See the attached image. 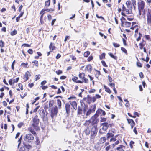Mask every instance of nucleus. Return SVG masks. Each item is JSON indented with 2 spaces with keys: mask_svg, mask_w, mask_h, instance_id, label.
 <instances>
[{
  "mask_svg": "<svg viewBox=\"0 0 151 151\" xmlns=\"http://www.w3.org/2000/svg\"><path fill=\"white\" fill-rule=\"evenodd\" d=\"M132 3H131V1H127L126 2V5L129 9V12H128V13L130 14H132V6H133L134 10L135 9V6L136 5V1L135 0H132Z\"/></svg>",
  "mask_w": 151,
  "mask_h": 151,
  "instance_id": "obj_1",
  "label": "nucleus"
},
{
  "mask_svg": "<svg viewBox=\"0 0 151 151\" xmlns=\"http://www.w3.org/2000/svg\"><path fill=\"white\" fill-rule=\"evenodd\" d=\"M138 9L139 15L142 14V15H144L145 14V3L143 1H141L139 2L138 4Z\"/></svg>",
  "mask_w": 151,
  "mask_h": 151,
  "instance_id": "obj_2",
  "label": "nucleus"
},
{
  "mask_svg": "<svg viewBox=\"0 0 151 151\" xmlns=\"http://www.w3.org/2000/svg\"><path fill=\"white\" fill-rule=\"evenodd\" d=\"M32 121L33 123L32 124V126L35 130H39V127L38 126L39 119L38 118L37 115L36 114L33 117Z\"/></svg>",
  "mask_w": 151,
  "mask_h": 151,
  "instance_id": "obj_3",
  "label": "nucleus"
},
{
  "mask_svg": "<svg viewBox=\"0 0 151 151\" xmlns=\"http://www.w3.org/2000/svg\"><path fill=\"white\" fill-rule=\"evenodd\" d=\"M97 126H93L91 129L90 133L91 134L90 139L92 142H93L95 136L96 135L98 129L97 127Z\"/></svg>",
  "mask_w": 151,
  "mask_h": 151,
  "instance_id": "obj_4",
  "label": "nucleus"
},
{
  "mask_svg": "<svg viewBox=\"0 0 151 151\" xmlns=\"http://www.w3.org/2000/svg\"><path fill=\"white\" fill-rule=\"evenodd\" d=\"M97 117V116L95 114L91 117L90 120L87 121L86 123L88 125L89 123H91L92 126L97 125L96 124L97 123L98 121Z\"/></svg>",
  "mask_w": 151,
  "mask_h": 151,
  "instance_id": "obj_5",
  "label": "nucleus"
},
{
  "mask_svg": "<svg viewBox=\"0 0 151 151\" xmlns=\"http://www.w3.org/2000/svg\"><path fill=\"white\" fill-rule=\"evenodd\" d=\"M81 106H78V108L77 114L79 115H82L83 112L84 114H85L86 112V105L84 103H81Z\"/></svg>",
  "mask_w": 151,
  "mask_h": 151,
  "instance_id": "obj_6",
  "label": "nucleus"
},
{
  "mask_svg": "<svg viewBox=\"0 0 151 151\" xmlns=\"http://www.w3.org/2000/svg\"><path fill=\"white\" fill-rule=\"evenodd\" d=\"M34 139V137L33 135L30 133L27 134L26 135L24 138V140L27 142H30L31 141Z\"/></svg>",
  "mask_w": 151,
  "mask_h": 151,
  "instance_id": "obj_7",
  "label": "nucleus"
},
{
  "mask_svg": "<svg viewBox=\"0 0 151 151\" xmlns=\"http://www.w3.org/2000/svg\"><path fill=\"white\" fill-rule=\"evenodd\" d=\"M58 112V107L56 106L53 107L51 109V116L52 118L54 117L55 115H57Z\"/></svg>",
  "mask_w": 151,
  "mask_h": 151,
  "instance_id": "obj_8",
  "label": "nucleus"
},
{
  "mask_svg": "<svg viewBox=\"0 0 151 151\" xmlns=\"http://www.w3.org/2000/svg\"><path fill=\"white\" fill-rule=\"evenodd\" d=\"M71 109L70 105L69 103H66L65 104L66 113L67 114V116H69Z\"/></svg>",
  "mask_w": 151,
  "mask_h": 151,
  "instance_id": "obj_9",
  "label": "nucleus"
},
{
  "mask_svg": "<svg viewBox=\"0 0 151 151\" xmlns=\"http://www.w3.org/2000/svg\"><path fill=\"white\" fill-rule=\"evenodd\" d=\"M96 106L93 105L88 110L86 114V115L87 116H89L91 113L94 112L96 110Z\"/></svg>",
  "mask_w": 151,
  "mask_h": 151,
  "instance_id": "obj_10",
  "label": "nucleus"
},
{
  "mask_svg": "<svg viewBox=\"0 0 151 151\" xmlns=\"http://www.w3.org/2000/svg\"><path fill=\"white\" fill-rule=\"evenodd\" d=\"M102 125L103 126L102 129L104 131H106L108 129L109 127H111L112 124H109L108 123L106 122L102 123Z\"/></svg>",
  "mask_w": 151,
  "mask_h": 151,
  "instance_id": "obj_11",
  "label": "nucleus"
},
{
  "mask_svg": "<svg viewBox=\"0 0 151 151\" xmlns=\"http://www.w3.org/2000/svg\"><path fill=\"white\" fill-rule=\"evenodd\" d=\"M30 147L31 146L29 145H25L20 148L19 151H28Z\"/></svg>",
  "mask_w": 151,
  "mask_h": 151,
  "instance_id": "obj_12",
  "label": "nucleus"
},
{
  "mask_svg": "<svg viewBox=\"0 0 151 151\" xmlns=\"http://www.w3.org/2000/svg\"><path fill=\"white\" fill-rule=\"evenodd\" d=\"M95 114L98 117L99 115H100L101 116H104L106 114V113L104 111L99 109L96 111Z\"/></svg>",
  "mask_w": 151,
  "mask_h": 151,
  "instance_id": "obj_13",
  "label": "nucleus"
},
{
  "mask_svg": "<svg viewBox=\"0 0 151 151\" xmlns=\"http://www.w3.org/2000/svg\"><path fill=\"white\" fill-rule=\"evenodd\" d=\"M31 75L29 71H27L25 73V74L23 76V79L24 80V81H26L29 79V76H30Z\"/></svg>",
  "mask_w": 151,
  "mask_h": 151,
  "instance_id": "obj_14",
  "label": "nucleus"
},
{
  "mask_svg": "<svg viewBox=\"0 0 151 151\" xmlns=\"http://www.w3.org/2000/svg\"><path fill=\"white\" fill-rule=\"evenodd\" d=\"M73 107V109L76 110L77 108V104L76 101H70L69 103Z\"/></svg>",
  "mask_w": 151,
  "mask_h": 151,
  "instance_id": "obj_15",
  "label": "nucleus"
},
{
  "mask_svg": "<svg viewBox=\"0 0 151 151\" xmlns=\"http://www.w3.org/2000/svg\"><path fill=\"white\" fill-rule=\"evenodd\" d=\"M131 24V23L128 22H122V23H121L122 26L125 27H130Z\"/></svg>",
  "mask_w": 151,
  "mask_h": 151,
  "instance_id": "obj_16",
  "label": "nucleus"
},
{
  "mask_svg": "<svg viewBox=\"0 0 151 151\" xmlns=\"http://www.w3.org/2000/svg\"><path fill=\"white\" fill-rule=\"evenodd\" d=\"M85 70L89 72H91L92 70V66L90 65H88L86 66Z\"/></svg>",
  "mask_w": 151,
  "mask_h": 151,
  "instance_id": "obj_17",
  "label": "nucleus"
},
{
  "mask_svg": "<svg viewBox=\"0 0 151 151\" xmlns=\"http://www.w3.org/2000/svg\"><path fill=\"white\" fill-rule=\"evenodd\" d=\"M40 114L42 118L43 119L44 118L45 116V113L43 109H42L40 110Z\"/></svg>",
  "mask_w": 151,
  "mask_h": 151,
  "instance_id": "obj_18",
  "label": "nucleus"
},
{
  "mask_svg": "<svg viewBox=\"0 0 151 151\" xmlns=\"http://www.w3.org/2000/svg\"><path fill=\"white\" fill-rule=\"evenodd\" d=\"M34 127L33 128L32 126L28 128V130L30 131L34 135H36V132L34 130Z\"/></svg>",
  "mask_w": 151,
  "mask_h": 151,
  "instance_id": "obj_19",
  "label": "nucleus"
},
{
  "mask_svg": "<svg viewBox=\"0 0 151 151\" xmlns=\"http://www.w3.org/2000/svg\"><path fill=\"white\" fill-rule=\"evenodd\" d=\"M78 78L77 77L75 76L72 79L73 81L76 82L77 83H83V82L81 81L78 80Z\"/></svg>",
  "mask_w": 151,
  "mask_h": 151,
  "instance_id": "obj_20",
  "label": "nucleus"
},
{
  "mask_svg": "<svg viewBox=\"0 0 151 151\" xmlns=\"http://www.w3.org/2000/svg\"><path fill=\"white\" fill-rule=\"evenodd\" d=\"M47 11L48 12H53L54 11V10L52 8H50L49 9H43L40 12V14H41V13H43L44 12H45V11Z\"/></svg>",
  "mask_w": 151,
  "mask_h": 151,
  "instance_id": "obj_21",
  "label": "nucleus"
},
{
  "mask_svg": "<svg viewBox=\"0 0 151 151\" xmlns=\"http://www.w3.org/2000/svg\"><path fill=\"white\" fill-rule=\"evenodd\" d=\"M147 22L148 24L150 25L151 24V16L147 14Z\"/></svg>",
  "mask_w": 151,
  "mask_h": 151,
  "instance_id": "obj_22",
  "label": "nucleus"
},
{
  "mask_svg": "<svg viewBox=\"0 0 151 151\" xmlns=\"http://www.w3.org/2000/svg\"><path fill=\"white\" fill-rule=\"evenodd\" d=\"M114 134L111 133H108L107 134V140H108V139L110 138H112V137H114Z\"/></svg>",
  "mask_w": 151,
  "mask_h": 151,
  "instance_id": "obj_23",
  "label": "nucleus"
},
{
  "mask_svg": "<svg viewBox=\"0 0 151 151\" xmlns=\"http://www.w3.org/2000/svg\"><path fill=\"white\" fill-rule=\"evenodd\" d=\"M57 105L59 109H61V102L59 99H58L57 101Z\"/></svg>",
  "mask_w": 151,
  "mask_h": 151,
  "instance_id": "obj_24",
  "label": "nucleus"
},
{
  "mask_svg": "<svg viewBox=\"0 0 151 151\" xmlns=\"http://www.w3.org/2000/svg\"><path fill=\"white\" fill-rule=\"evenodd\" d=\"M56 48V47L53 45V43H51L49 46L50 49L52 50H55Z\"/></svg>",
  "mask_w": 151,
  "mask_h": 151,
  "instance_id": "obj_25",
  "label": "nucleus"
},
{
  "mask_svg": "<svg viewBox=\"0 0 151 151\" xmlns=\"http://www.w3.org/2000/svg\"><path fill=\"white\" fill-rule=\"evenodd\" d=\"M104 88L105 89V91L106 92L108 93L109 94L111 93V91L110 90L109 88H108L105 85H104Z\"/></svg>",
  "mask_w": 151,
  "mask_h": 151,
  "instance_id": "obj_26",
  "label": "nucleus"
},
{
  "mask_svg": "<svg viewBox=\"0 0 151 151\" xmlns=\"http://www.w3.org/2000/svg\"><path fill=\"white\" fill-rule=\"evenodd\" d=\"M85 74L83 73H80L79 74V78L83 80V79L85 77Z\"/></svg>",
  "mask_w": 151,
  "mask_h": 151,
  "instance_id": "obj_27",
  "label": "nucleus"
},
{
  "mask_svg": "<svg viewBox=\"0 0 151 151\" xmlns=\"http://www.w3.org/2000/svg\"><path fill=\"white\" fill-rule=\"evenodd\" d=\"M106 138L105 137H103L101 138L100 139V142L101 143H104L106 141Z\"/></svg>",
  "mask_w": 151,
  "mask_h": 151,
  "instance_id": "obj_28",
  "label": "nucleus"
},
{
  "mask_svg": "<svg viewBox=\"0 0 151 151\" xmlns=\"http://www.w3.org/2000/svg\"><path fill=\"white\" fill-rule=\"evenodd\" d=\"M109 55L111 57L113 58L116 60L117 58V57L115 56H114L112 53H108Z\"/></svg>",
  "mask_w": 151,
  "mask_h": 151,
  "instance_id": "obj_29",
  "label": "nucleus"
},
{
  "mask_svg": "<svg viewBox=\"0 0 151 151\" xmlns=\"http://www.w3.org/2000/svg\"><path fill=\"white\" fill-rule=\"evenodd\" d=\"M139 45L140 47V49H142L143 48V47L145 46V43H143V42H141L139 44Z\"/></svg>",
  "mask_w": 151,
  "mask_h": 151,
  "instance_id": "obj_30",
  "label": "nucleus"
},
{
  "mask_svg": "<svg viewBox=\"0 0 151 151\" xmlns=\"http://www.w3.org/2000/svg\"><path fill=\"white\" fill-rule=\"evenodd\" d=\"M90 54V52L88 51L84 53V56L85 57H87Z\"/></svg>",
  "mask_w": 151,
  "mask_h": 151,
  "instance_id": "obj_31",
  "label": "nucleus"
},
{
  "mask_svg": "<svg viewBox=\"0 0 151 151\" xmlns=\"http://www.w3.org/2000/svg\"><path fill=\"white\" fill-rule=\"evenodd\" d=\"M17 30H14L13 31H12L11 33V35L12 36H14L17 34Z\"/></svg>",
  "mask_w": 151,
  "mask_h": 151,
  "instance_id": "obj_32",
  "label": "nucleus"
},
{
  "mask_svg": "<svg viewBox=\"0 0 151 151\" xmlns=\"http://www.w3.org/2000/svg\"><path fill=\"white\" fill-rule=\"evenodd\" d=\"M50 4V2L49 1H47L45 2V6L46 7H48Z\"/></svg>",
  "mask_w": 151,
  "mask_h": 151,
  "instance_id": "obj_33",
  "label": "nucleus"
},
{
  "mask_svg": "<svg viewBox=\"0 0 151 151\" xmlns=\"http://www.w3.org/2000/svg\"><path fill=\"white\" fill-rule=\"evenodd\" d=\"M83 80L82 81L83 82H84L85 83H88V79L86 78L85 77L83 79Z\"/></svg>",
  "mask_w": 151,
  "mask_h": 151,
  "instance_id": "obj_34",
  "label": "nucleus"
},
{
  "mask_svg": "<svg viewBox=\"0 0 151 151\" xmlns=\"http://www.w3.org/2000/svg\"><path fill=\"white\" fill-rule=\"evenodd\" d=\"M107 120V119L106 118L101 117L100 121L101 122H106Z\"/></svg>",
  "mask_w": 151,
  "mask_h": 151,
  "instance_id": "obj_35",
  "label": "nucleus"
},
{
  "mask_svg": "<svg viewBox=\"0 0 151 151\" xmlns=\"http://www.w3.org/2000/svg\"><path fill=\"white\" fill-rule=\"evenodd\" d=\"M105 53H102L101 55H100L99 56V58L100 60H102L105 58Z\"/></svg>",
  "mask_w": 151,
  "mask_h": 151,
  "instance_id": "obj_36",
  "label": "nucleus"
},
{
  "mask_svg": "<svg viewBox=\"0 0 151 151\" xmlns=\"http://www.w3.org/2000/svg\"><path fill=\"white\" fill-rule=\"evenodd\" d=\"M32 63H33L34 64L33 65H35L37 67H38V63L37 61L35 60L34 61L32 62Z\"/></svg>",
  "mask_w": 151,
  "mask_h": 151,
  "instance_id": "obj_37",
  "label": "nucleus"
},
{
  "mask_svg": "<svg viewBox=\"0 0 151 151\" xmlns=\"http://www.w3.org/2000/svg\"><path fill=\"white\" fill-rule=\"evenodd\" d=\"M122 10L123 12H126V13L127 14H130V13H128V12H129V9H127L125 7L124 8V9H122Z\"/></svg>",
  "mask_w": 151,
  "mask_h": 151,
  "instance_id": "obj_38",
  "label": "nucleus"
},
{
  "mask_svg": "<svg viewBox=\"0 0 151 151\" xmlns=\"http://www.w3.org/2000/svg\"><path fill=\"white\" fill-rule=\"evenodd\" d=\"M121 50L125 53L127 54V51L123 47H121Z\"/></svg>",
  "mask_w": 151,
  "mask_h": 151,
  "instance_id": "obj_39",
  "label": "nucleus"
},
{
  "mask_svg": "<svg viewBox=\"0 0 151 151\" xmlns=\"http://www.w3.org/2000/svg\"><path fill=\"white\" fill-rule=\"evenodd\" d=\"M27 63H22L21 65L23 66L24 67V68H27Z\"/></svg>",
  "mask_w": 151,
  "mask_h": 151,
  "instance_id": "obj_40",
  "label": "nucleus"
},
{
  "mask_svg": "<svg viewBox=\"0 0 151 151\" xmlns=\"http://www.w3.org/2000/svg\"><path fill=\"white\" fill-rule=\"evenodd\" d=\"M19 80V78H17L15 79H12V80L13 81V84L15 83H17L18 82Z\"/></svg>",
  "mask_w": 151,
  "mask_h": 151,
  "instance_id": "obj_41",
  "label": "nucleus"
},
{
  "mask_svg": "<svg viewBox=\"0 0 151 151\" xmlns=\"http://www.w3.org/2000/svg\"><path fill=\"white\" fill-rule=\"evenodd\" d=\"M113 45L115 47H118L120 46V45L119 44L116 43H113Z\"/></svg>",
  "mask_w": 151,
  "mask_h": 151,
  "instance_id": "obj_42",
  "label": "nucleus"
},
{
  "mask_svg": "<svg viewBox=\"0 0 151 151\" xmlns=\"http://www.w3.org/2000/svg\"><path fill=\"white\" fill-rule=\"evenodd\" d=\"M116 136H115L114 137H112L110 139V142H114L116 140Z\"/></svg>",
  "mask_w": 151,
  "mask_h": 151,
  "instance_id": "obj_43",
  "label": "nucleus"
},
{
  "mask_svg": "<svg viewBox=\"0 0 151 151\" xmlns=\"http://www.w3.org/2000/svg\"><path fill=\"white\" fill-rule=\"evenodd\" d=\"M128 122L129 124H131L134 122V121L132 119H127Z\"/></svg>",
  "mask_w": 151,
  "mask_h": 151,
  "instance_id": "obj_44",
  "label": "nucleus"
},
{
  "mask_svg": "<svg viewBox=\"0 0 151 151\" xmlns=\"http://www.w3.org/2000/svg\"><path fill=\"white\" fill-rule=\"evenodd\" d=\"M70 56L73 60H75L76 59V57L73 55H71Z\"/></svg>",
  "mask_w": 151,
  "mask_h": 151,
  "instance_id": "obj_45",
  "label": "nucleus"
},
{
  "mask_svg": "<svg viewBox=\"0 0 151 151\" xmlns=\"http://www.w3.org/2000/svg\"><path fill=\"white\" fill-rule=\"evenodd\" d=\"M36 143L37 145H38L40 143V141L39 140V139L38 137H36Z\"/></svg>",
  "mask_w": 151,
  "mask_h": 151,
  "instance_id": "obj_46",
  "label": "nucleus"
},
{
  "mask_svg": "<svg viewBox=\"0 0 151 151\" xmlns=\"http://www.w3.org/2000/svg\"><path fill=\"white\" fill-rule=\"evenodd\" d=\"M102 65L105 67H107V65L106 64L105 62L104 61H101Z\"/></svg>",
  "mask_w": 151,
  "mask_h": 151,
  "instance_id": "obj_47",
  "label": "nucleus"
},
{
  "mask_svg": "<svg viewBox=\"0 0 151 151\" xmlns=\"http://www.w3.org/2000/svg\"><path fill=\"white\" fill-rule=\"evenodd\" d=\"M76 98V97L74 96H71L69 98H68V100H72L73 99H75Z\"/></svg>",
  "mask_w": 151,
  "mask_h": 151,
  "instance_id": "obj_48",
  "label": "nucleus"
},
{
  "mask_svg": "<svg viewBox=\"0 0 151 151\" xmlns=\"http://www.w3.org/2000/svg\"><path fill=\"white\" fill-rule=\"evenodd\" d=\"M123 147H124V146H123V145H119V147H117L116 148V149L117 150H119V149H122V148Z\"/></svg>",
  "mask_w": 151,
  "mask_h": 151,
  "instance_id": "obj_49",
  "label": "nucleus"
},
{
  "mask_svg": "<svg viewBox=\"0 0 151 151\" xmlns=\"http://www.w3.org/2000/svg\"><path fill=\"white\" fill-rule=\"evenodd\" d=\"M4 46V42L2 40H0V47H3Z\"/></svg>",
  "mask_w": 151,
  "mask_h": 151,
  "instance_id": "obj_50",
  "label": "nucleus"
},
{
  "mask_svg": "<svg viewBox=\"0 0 151 151\" xmlns=\"http://www.w3.org/2000/svg\"><path fill=\"white\" fill-rule=\"evenodd\" d=\"M22 135L21 136L19 139L18 141V142H19V144H18V147H19V145H20V144L21 143V140L22 139Z\"/></svg>",
  "mask_w": 151,
  "mask_h": 151,
  "instance_id": "obj_51",
  "label": "nucleus"
},
{
  "mask_svg": "<svg viewBox=\"0 0 151 151\" xmlns=\"http://www.w3.org/2000/svg\"><path fill=\"white\" fill-rule=\"evenodd\" d=\"M40 75H37L36 76H35V80L36 81L37 80L39 79L40 77Z\"/></svg>",
  "mask_w": 151,
  "mask_h": 151,
  "instance_id": "obj_52",
  "label": "nucleus"
},
{
  "mask_svg": "<svg viewBox=\"0 0 151 151\" xmlns=\"http://www.w3.org/2000/svg\"><path fill=\"white\" fill-rule=\"evenodd\" d=\"M15 60H14L13 61V62H12V64L11 67H12V69L13 70H14V65L15 63Z\"/></svg>",
  "mask_w": 151,
  "mask_h": 151,
  "instance_id": "obj_53",
  "label": "nucleus"
},
{
  "mask_svg": "<svg viewBox=\"0 0 151 151\" xmlns=\"http://www.w3.org/2000/svg\"><path fill=\"white\" fill-rule=\"evenodd\" d=\"M40 87L42 88L43 90H45L48 88V86H40Z\"/></svg>",
  "mask_w": 151,
  "mask_h": 151,
  "instance_id": "obj_54",
  "label": "nucleus"
},
{
  "mask_svg": "<svg viewBox=\"0 0 151 151\" xmlns=\"http://www.w3.org/2000/svg\"><path fill=\"white\" fill-rule=\"evenodd\" d=\"M56 73L58 75L62 74V72L61 70H59L58 71H56Z\"/></svg>",
  "mask_w": 151,
  "mask_h": 151,
  "instance_id": "obj_55",
  "label": "nucleus"
},
{
  "mask_svg": "<svg viewBox=\"0 0 151 151\" xmlns=\"http://www.w3.org/2000/svg\"><path fill=\"white\" fill-rule=\"evenodd\" d=\"M23 123L22 122H20L18 124V127L19 128H20L23 125Z\"/></svg>",
  "mask_w": 151,
  "mask_h": 151,
  "instance_id": "obj_56",
  "label": "nucleus"
},
{
  "mask_svg": "<svg viewBox=\"0 0 151 151\" xmlns=\"http://www.w3.org/2000/svg\"><path fill=\"white\" fill-rule=\"evenodd\" d=\"M93 59V57L92 56H89L88 59V62H90Z\"/></svg>",
  "mask_w": 151,
  "mask_h": 151,
  "instance_id": "obj_57",
  "label": "nucleus"
},
{
  "mask_svg": "<svg viewBox=\"0 0 151 151\" xmlns=\"http://www.w3.org/2000/svg\"><path fill=\"white\" fill-rule=\"evenodd\" d=\"M109 85L112 87H113V88H114L115 87V84L114 83H110L109 84Z\"/></svg>",
  "mask_w": 151,
  "mask_h": 151,
  "instance_id": "obj_58",
  "label": "nucleus"
},
{
  "mask_svg": "<svg viewBox=\"0 0 151 151\" xmlns=\"http://www.w3.org/2000/svg\"><path fill=\"white\" fill-rule=\"evenodd\" d=\"M28 52L30 54H32L33 53V51L32 49H29L28 50Z\"/></svg>",
  "mask_w": 151,
  "mask_h": 151,
  "instance_id": "obj_59",
  "label": "nucleus"
},
{
  "mask_svg": "<svg viewBox=\"0 0 151 151\" xmlns=\"http://www.w3.org/2000/svg\"><path fill=\"white\" fill-rule=\"evenodd\" d=\"M18 86L19 87V88L21 89V90H23V86L20 83H19L18 84Z\"/></svg>",
  "mask_w": 151,
  "mask_h": 151,
  "instance_id": "obj_60",
  "label": "nucleus"
},
{
  "mask_svg": "<svg viewBox=\"0 0 151 151\" xmlns=\"http://www.w3.org/2000/svg\"><path fill=\"white\" fill-rule=\"evenodd\" d=\"M111 148V145H109L107 146L105 148V150L106 151H108Z\"/></svg>",
  "mask_w": 151,
  "mask_h": 151,
  "instance_id": "obj_61",
  "label": "nucleus"
},
{
  "mask_svg": "<svg viewBox=\"0 0 151 151\" xmlns=\"http://www.w3.org/2000/svg\"><path fill=\"white\" fill-rule=\"evenodd\" d=\"M9 84L11 85L13 83V81L12 80V79H11L9 80Z\"/></svg>",
  "mask_w": 151,
  "mask_h": 151,
  "instance_id": "obj_62",
  "label": "nucleus"
},
{
  "mask_svg": "<svg viewBox=\"0 0 151 151\" xmlns=\"http://www.w3.org/2000/svg\"><path fill=\"white\" fill-rule=\"evenodd\" d=\"M48 20L50 21L52 19V16L50 14H48L47 16Z\"/></svg>",
  "mask_w": 151,
  "mask_h": 151,
  "instance_id": "obj_63",
  "label": "nucleus"
},
{
  "mask_svg": "<svg viewBox=\"0 0 151 151\" xmlns=\"http://www.w3.org/2000/svg\"><path fill=\"white\" fill-rule=\"evenodd\" d=\"M139 75L140 77L141 78H144V75L142 72H141L140 73H139Z\"/></svg>",
  "mask_w": 151,
  "mask_h": 151,
  "instance_id": "obj_64",
  "label": "nucleus"
}]
</instances>
